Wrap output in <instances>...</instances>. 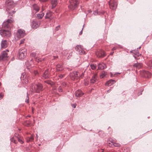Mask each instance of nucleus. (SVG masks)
Returning <instances> with one entry per match:
<instances>
[{"label":"nucleus","mask_w":152,"mask_h":152,"mask_svg":"<svg viewBox=\"0 0 152 152\" xmlns=\"http://www.w3.org/2000/svg\"><path fill=\"white\" fill-rule=\"evenodd\" d=\"M43 86L40 83H33L31 86V90L32 91L35 92L36 93H39L42 91Z\"/></svg>","instance_id":"f257e3e1"},{"label":"nucleus","mask_w":152,"mask_h":152,"mask_svg":"<svg viewBox=\"0 0 152 152\" xmlns=\"http://www.w3.org/2000/svg\"><path fill=\"white\" fill-rule=\"evenodd\" d=\"M69 2L68 8L71 10H73L77 7L79 4V0H70Z\"/></svg>","instance_id":"f03ea898"},{"label":"nucleus","mask_w":152,"mask_h":152,"mask_svg":"<svg viewBox=\"0 0 152 152\" xmlns=\"http://www.w3.org/2000/svg\"><path fill=\"white\" fill-rule=\"evenodd\" d=\"M26 55V49H20L19 50L18 54V57L19 58L23 59Z\"/></svg>","instance_id":"7ed1b4c3"},{"label":"nucleus","mask_w":152,"mask_h":152,"mask_svg":"<svg viewBox=\"0 0 152 152\" xmlns=\"http://www.w3.org/2000/svg\"><path fill=\"white\" fill-rule=\"evenodd\" d=\"M80 74L77 72H74L69 75L70 77L72 80H77Z\"/></svg>","instance_id":"20e7f679"},{"label":"nucleus","mask_w":152,"mask_h":152,"mask_svg":"<svg viewBox=\"0 0 152 152\" xmlns=\"http://www.w3.org/2000/svg\"><path fill=\"white\" fill-rule=\"evenodd\" d=\"M0 34L2 37H9L10 35V31L4 29L0 30Z\"/></svg>","instance_id":"39448f33"},{"label":"nucleus","mask_w":152,"mask_h":152,"mask_svg":"<svg viewBox=\"0 0 152 152\" xmlns=\"http://www.w3.org/2000/svg\"><path fill=\"white\" fill-rule=\"evenodd\" d=\"M25 35L26 33L25 31L22 29L18 30L16 34V36L18 38L23 37Z\"/></svg>","instance_id":"423d86ee"},{"label":"nucleus","mask_w":152,"mask_h":152,"mask_svg":"<svg viewBox=\"0 0 152 152\" xmlns=\"http://www.w3.org/2000/svg\"><path fill=\"white\" fill-rule=\"evenodd\" d=\"M109 4L110 8L112 10L116 9L117 7V4L116 1L114 0H110L109 2Z\"/></svg>","instance_id":"0eeeda50"},{"label":"nucleus","mask_w":152,"mask_h":152,"mask_svg":"<svg viewBox=\"0 0 152 152\" xmlns=\"http://www.w3.org/2000/svg\"><path fill=\"white\" fill-rule=\"evenodd\" d=\"M13 1L12 0H6L5 2V4L7 6V9L10 10V9L13 7Z\"/></svg>","instance_id":"6e6552de"},{"label":"nucleus","mask_w":152,"mask_h":152,"mask_svg":"<svg viewBox=\"0 0 152 152\" xmlns=\"http://www.w3.org/2000/svg\"><path fill=\"white\" fill-rule=\"evenodd\" d=\"M75 50L78 52L80 54L82 55L85 53V52L83 50L82 46L80 45H77L75 48Z\"/></svg>","instance_id":"1a4fd4ad"},{"label":"nucleus","mask_w":152,"mask_h":152,"mask_svg":"<svg viewBox=\"0 0 152 152\" xmlns=\"http://www.w3.org/2000/svg\"><path fill=\"white\" fill-rule=\"evenodd\" d=\"M13 20L11 18V19H8L7 20L4 22L2 24V26L4 28H10L9 24L12 22Z\"/></svg>","instance_id":"9d476101"},{"label":"nucleus","mask_w":152,"mask_h":152,"mask_svg":"<svg viewBox=\"0 0 152 152\" xmlns=\"http://www.w3.org/2000/svg\"><path fill=\"white\" fill-rule=\"evenodd\" d=\"M96 54L98 58L103 57L105 56L104 51L101 50L97 51L96 53Z\"/></svg>","instance_id":"9b49d317"},{"label":"nucleus","mask_w":152,"mask_h":152,"mask_svg":"<svg viewBox=\"0 0 152 152\" xmlns=\"http://www.w3.org/2000/svg\"><path fill=\"white\" fill-rule=\"evenodd\" d=\"M42 77L45 79H48L50 77V72L48 69H46L43 73Z\"/></svg>","instance_id":"f8f14e48"},{"label":"nucleus","mask_w":152,"mask_h":152,"mask_svg":"<svg viewBox=\"0 0 152 152\" xmlns=\"http://www.w3.org/2000/svg\"><path fill=\"white\" fill-rule=\"evenodd\" d=\"M40 25V23L36 21H33L32 22V28L34 29H36Z\"/></svg>","instance_id":"ddd939ff"},{"label":"nucleus","mask_w":152,"mask_h":152,"mask_svg":"<svg viewBox=\"0 0 152 152\" xmlns=\"http://www.w3.org/2000/svg\"><path fill=\"white\" fill-rule=\"evenodd\" d=\"M9 51L7 50L6 51H3L1 54V55L0 56V61L2 60L3 58L7 57V52H8Z\"/></svg>","instance_id":"4468645a"},{"label":"nucleus","mask_w":152,"mask_h":152,"mask_svg":"<svg viewBox=\"0 0 152 152\" xmlns=\"http://www.w3.org/2000/svg\"><path fill=\"white\" fill-rule=\"evenodd\" d=\"M75 93V96L77 97H80L84 94L82 91L80 90L76 91Z\"/></svg>","instance_id":"2eb2a0df"},{"label":"nucleus","mask_w":152,"mask_h":152,"mask_svg":"<svg viewBox=\"0 0 152 152\" xmlns=\"http://www.w3.org/2000/svg\"><path fill=\"white\" fill-rule=\"evenodd\" d=\"M98 69L103 70L106 68V65L103 63L99 64H98Z\"/></svg>","instance_id":"dca6fc26"},{"label":"nucleus","mask_w":152,"mask_h":152,"mask_svg":"<svg viewBox=\"0 0 152 152\" xmlns=\"http://www.w3.org/2000/svg\"><path fill=\"white\" fill-rule=\"evenodd\" d=\"M96 76V74H95L93 75L91 79L90 82L91 83L93 84L97 80Z\"/></svg>","instance_id":"f3484780"},{"label":"nucleus","mask_w":152,"mask_h":152,"mask_svg":"<svg viewBox=\"0 0 152 152\" xmlns=\"http://www.w3.org/2000/svg\"><path fill=\"white\" fill-rule=\"evenodd\" d=\"M1 48H5L7 47V42L6 40H5L2 41L1 42Z\"/></svg>","instance_id":"a211bd4d"},{"label":"nucleus","mask_w":152,"mask_h":152,"mask_svg":"<svg viewBox=\"0 0 152 152\" xmlns=\"http://www.w3.org/2000/svg\"><path fill=\"white\" fill-rule=\"evenodd\" d=\"M115 82V81L114 80H110L108 81L105 83V85L106 86H110L114 84Z\"/></svg>","instance_id":"6ab92c4d"},{"label":"nucleus","mask_w":152,"mask_h":152,"mask_svg":"<svg viewBox=\"0 0 152 152\" xmlns=\"http://www.w3.org/2000/svg\"><path fill=\"white\" fill-rule=\"evenodd\" d=\"M114 141V140H113L112 139L110 138L107 141L108 144L110 147H113Z\"/></svg>","instance_id":"aec40b11"},{"label":"nucleus","mask_w":152,"mask_h":152,"mask_svg":"<svg viewBox=\"0 0 152 152\" xmlns=\"http://www.w3.org/2000/svg\"><path fill=\"white\" fill-rule=\"evenodd\" d=\"M143 74L144 76L145 77L149 78L151 76V73L148 71H144Z\"/></svg>","instance_id":"412c9836"},{"label":"nucleus","mask_w":152,"mask_h":152,"mask_svg":"<svg viewBox=\"0 0 152 152\" xmlns=\"http://www.w3.org/2000/svg\"><path fill=\"white\" fill-rule=\"evenodd\" d=\"M63 69L62 64H58L56 65V70L57 71H62Z\"/></svg>","instance_id":"4be33fe9"},{"label":"nucleus","mask_w":152,"mask_h":152,"mask_svg":"<svg viewBox=\"0 0 152 152\" xmlns=\"http://www.w3.org/2000/svg\"><path fill=\"white\" fill-rule=\"evenodd\" d=\"M133 66L134 67H136L137 69H140L142 67V64L140 63H137L134 64L133 65Z\"/></svg>","instance_id":"5701e85b"},{"label":"nucleus","mask_w":152,"mask_h":152,"mask_svg":"<svg viewBox=\"0 0 152 152\" xmlns=\"http://www.w3.org/2000/svg\"><path fill=\"white\" fill-rule=\"evenodd\" d=\"M58 3L57 0H51V4L52 6V8H54L56 6Z\"/></svg>","instance_id":"b1692460"},{"label":"nucleus","mask_w":152,"mask_h":152,"mask_svg":"<svg viewBox=\"0 0 152 152\" xmlns=\"http://www.w3.org/2000/svg\"><path fill=\"white\" fill-rule=\"evenodd\" d=\"M34 135L32 134L31 135L30 137H28L26 139V142H32L34 140Z\"/></svg>","instance_id":"393cba45"},{"label":"nucleus","mask_w":152,"mask_h":152,"mask_svg":"<svg viewBox=\"0 0 152 152\" xmlns=\"http://www.w3.org/2000/svg\"><path fill=\"white\" fill-rule=\"evenodd\" d=\"M33 9L35 10L36 12H38L39 9V7L36 4H34L32 6Z\"/></svg>","instance_id":"a878e982"},{"label":"nucleus","mask_w":152,"mask_h":152,"mask_svg":"<svg viewBox=\"0 0 152 152\" xmlns=\"http://www.w3.org/2000/svg\"><path fill=\"white\" fill-rule=\"evenodd\" d=\"M17 136H16L15 135V137H13L10 139L11 141L15 143H17L18 140L17 139Z\"/></svg>","instance_id":"bb28decb"},{"label":"nucleus","mask_w":152,"mask_h":152,"mask_svg":"<svg viewBox=\"0 0 152 152\" xmlns=\"http://www.w3.org/2000/svg\"><path fill=\"white\" fill-rule=\"evenodd\" d=\"M107 75V73L104 71H103L102 72L101 74L100 75V77L101 78H102L105 77L106 75Z\"/></svg>","instance_id":"cd10ccee"},{"label":"nucleus","mask_w":152,"mask_h":152,"mask_svg":"<svg viewBox=\"0 0 152 152\" xmlns=\"http://www.w3.org/2000/svg\"><path fill=\"white\" fill-rule=\"evenodd\" d=\"M44 14L43 12H42L41 14H37V17L41 19L44 16Z\"/></svg>","instance_id":"c85d7f7f"},{"label":"nucleus","mask_w":152,"mask_h":152,"mask_svg":"<svg viewBox=\"0 0 152 152\" xmlns=\"http://www.w3.org/2000/svg\"><path fill=\"white\" fill-rule=\"evenodd\" d=\"M52 15V13L50 12H49L48 13H47L45 16L46 18H50Z\"/></svg>","instance_id":"c756f323"},{"label":"nucleus","mask_w":152,"mask_h":152,"mask_svg":"<svg viewBox=\"0 0 152 152\" xmlns=\"http://www.w3.org/2000/svg\"><path fill=\"white\" fill-rule=\"evenodd\" d=\"M17 139L18 140V141L20 142L21 144H23V140L21 139V138L20 137V136L18 135V136L17 137Z\"/></svg>","instance_id":"7c9ffc66"},{"label":"nucleus","mask_w":152,"mask_h":152,"mask_svg":"<svg viewBox=\"0 0 152 152\" xmlns=\"http://www.w3.org/2000/svg\"><path fill=\"white\" fill-rule=\"evenodd\" d=\"M120 146V144L119 143H116L115 141H114L113 143V145L112 147H119Z\"/></svg>","instance_id":"2f4dec72"},{"label":"nucleus","mask_w":152,"mask_h":152,"mask_svg":"<svg viewBox=\"0 0 152 152\" xmlns=\"http://www.w3.org/2000/svg\"><path fill=\"white\" fill-rule=\"evenodd\" d=\"M90 67L92 69L94 70L96 68V64H91Z\"/></svg>","instance_id":"473e14b6"},{"label":"nucleus","mask_w":152,"mask_h":152,"mask_svg":"<svg viewBox=\"0 0 152 152\" xmlns=\"http://www.w3.org/2000/svg\"><path fill=\"white\" fill-rule=\"evenodd\" d=\"M66 84L64 82H62L61 84V86L62 87H64L66 86Z\"/></svg>","instance_id":"72a5a7b5"},{"label":"nucleus","mask_w":152,"mask_h":152,"mask_svg":"<svg viewBox=\"0 0 152 152\" xmlns=\"http://www.w3.org/2000/svg\"><path fill=\"white\" fill-rule=\"evenodd\" d=\"M28 100H29V98H28V93H27V96H26V98L25 100V102H26L27 103H28Z\"/></svg>","instance_id":"f704fd0d"},{"label":"nucleus","mask_w":152,"mask_h":152,"mask_svg":"<svg viewBox=\"0 0 152 152\" xmlns=\"http://www.w3.org/2000/svg\"><path fill=\"white\" fill-rule=\"evenodd\" d=\"M58 90L59 92H61L62 91V89L61 86H60L58 88Z\"/></svg>","instance_id":"c9c22d12"},{"label":"nucleus","mask_w":152,"mask_h":152,"mask_svg":"<svg viewBox=\"0 0 152 152\" xmlns=\"http://www.w3.org/2000/svg\"><path fill=\"white\" fill-rule=\"evenodd\" d=\"M25 40V39H21L20 41V45H21V44H23Z\"/></svg>","instance_id":"e433bc0d"},{"label":"nucleus","mask_w":152,"mask_h":152,"mask_svg":"<svg viewBox=\"0 0 152 152\" xmlns=\"http://www.w3.org/2000/svg\"><path fill=\"white\" fill-rule=\"evenodd\" d=\"M65 75V74H61L59 75V77L60 78H63Z\"/></svg>","instance_id":"4c0bfd02"},{"label":"nucleus","mask_w":152,"mask_h":152,"mask_svg":"<svg viewBox=\"0 0 152 152\" xmlns=\"http://www.w3.org/2000/svg\"><path fill=\"white\" fill-rule=\"evenodd\" d=\"M134 51H131V52H133V53L135 54V55H137L138 56H139L140 54L139 52H136L135 53H134L133 52H134Z\"/></svg>","instance_id":"58836bf2"},{"label":"nucleus","mask_w":152,"mask_h":152,"mask_svg":"<svg viewBox=\"0 0 152 152\" xmlns=\"http://www.w3.org/2000/svg\"><path fill=\"white\" fill-rule=\"evenodd\" d=\"M34 75L35 76H36L37 75H38L39 73H38V72L37 71H34Z\"/></svg>","instance_id":"ea45409f"},{"label":"nucleus","mask_w":152,"mask_h":152,"mask_svg":"<svg viewBox=\"0 0 152 152\" xmlns=\"http://www.w3.org/2000/svg\"><path fill=\"white\" fill-rule=\"evenodd\" d=\"M95 15H96L99 14L98 11V10H96L93 13Z\"/></svg>","instance_id":"a19ab883"},{"label":"nucleus","mask_w":152,"mask_h":152,"mask_svg":"<svg viewBox=\"0 0 152 152\" xmlns=\"http://www.w3.org/2000/svg\"><path fill=\"white\" fill-rule=\"evenodd\" d=\"M45 82L48 84L51 85V82L49 80H46Z\"/></svg>","instance_id":"79ce46f5"},{"label":"nucleus","mask_w":152,"mask_h":152,"mask_svg":"<svg viewBox=\"0 0 152 152\" xmlns=\"http://www.w3.org/2000/svg\"><path fill=\"white\" fill-rule=\"evenodd\" d=\"M31 55L32 57H34L36 55V53H31Z\"/></svg>","instance_id":"37998d69"},{"label":"nucleus","mask_w":152,"mask_h":152,"mask_svg":"<svg viewBox=\"0 0 152 152\" xmlns=\"http://www.w3.org/2000/svg\"><path fill=\"white\" fill-rule=\"evenodd\" d=\"M15 11H12V12H8V13L9 14L11 15H12V14L15 13Z\"/></svg>","instance_id":"c03bdc74"},{"label":"nucleus","mask_w":152,"mask_h":152,"mask_svg":"<svg viewBox=\"0 0 152 152\" xmlns=\"http://www.w3.org/2000/svg\"><path fill=\"white\" fill-rule=\"evenodd\" d=\"M60 27V26H57L55 28V30L56 31H58Z\"/></svg>","instance_id":"a18cd8bd"},{"label":"nucleus","mask_w":152,"mask_h":152,"mask_svg":"<svg viewBox=\"0 0 152 152\" xmlns=\"http://www.w3.org/2000/svg\"><path fill=\"white\" fill-rule=\"evenodd\" d=\"M72 52H71L70 53H69V56L68 57V59H69V58H70V57L72 56Z\"/></svg>","instance_id":"49530a36"},{"label":"nucleus","mask_w":152,"mask_h":152,"mask_svg":"<svg viewBox=\"0 0 152 152\" xmlns=\"http://www.w3.org/2000/svg\"><path fill=\"white\" fill-rule=\"evenodd\" d=\"M84 73H82V74H81V75H80V76H79L78 77V78H80V77H83V76H84Z\"/></svg>","instance_id":"de8ad7c7"},{"label":"nucleus","mask_w":152,"mask_h":152,"mask_svg":"<svg viewBox=\"0 0 152 152\" xmlns=\"http://www.w3.org/2000/svg\"><path fill=\"white\" fill-rule=\"evenodd\" d=\"M48 0H39V1L41 2H44Z\"/></svg>","instance_id":"09e8293b"},{"label":"nucleus","mask_w":152,"mask_h":152,"mask_svg":"<svg viewBox=\"0 0 152 152\" xmlns=\"http://www.w3.org/2000/svg\"><path fill=\"white\" fill-rule=\"evenodd\" d=\"M72 106L74 108L76 107V105L74 104H72Z\"/></svg>","instance_id":"8fccbe9b"},{"label":"nucleus","mask_w":152,"mask_h":152,"mask_svg":"<svg viewBox=\"0 0 152 152\" xmlns=\"http://www.w3.org/2000/svg\"><path fill=\"white\" fill-rule=\"evenodd\" d=\"M83 28H82V30H81V31H80V32L79 33V34L80 35H81L82 34V31H83Z\"/></svg>","instance_id":"3c124183"},{"label":"nucleus","mask_w":152,"mask_h":152,"mask_svg":"<svg viewBox=\"0 0 152 152\" xmlns=\"http://www.w3.org/2000/svg\"><path fill=\"white\" fill-rule=\"evenodd\" d=\"M2 97H3V95H0V99H1L2 98Z\"/></svg>","instance_id":"603ef678"},{"label":"nucleus","mask_w":152,"mask_h":152,"mask_svg":"<svg viewBox=\"0 0 152 152\" xmlns=\"http://www.w3.org/2000/svg\"><path fill=\"white\" fill-rule=\"evenodd\" d=\"M88 13H90L91 12V10H88Z\"/></svg>","instance_id":"864d4df0"},{"label":"nucleus","mask_w":152,"mask_h":152,"mask_svg":"<svg viewBox=\"0 0 152 152\" xmlns=\"http://www.w3.org/2000/svg\"><path fill=\"white\" fill-rule=\"evenodd\" d=\"M118 48H122V47L121 45H120L119 46Z\"/></svg>","instance_id":"5fc2aeb1"},{"label":"nucleus","mask_w":152,"mask_h":152,"mask_svg":"<svg viewBox=\"0 0 152 152\" xmlns=\"http://www.w3.org/2000/svg\"><path fill=\"white\" fill-rule=\"evenodd\" d=\"M116 49V48H113V49H112V50H115Z\"/></svg>","instance_id":"6e6d98bb"},{"label":"nucleus","mask_w":152,"mask_h":152,"mask_svg":"<svg viewBox=\"0 0 152 152\" xmlns=\"http://www.w3.org/2000/svg\"><path fill=\"white\" fill-rule=\"evenodd\" d=\"M28 83V80H27L25 82V83L26 84Z\"/></svg>","instance_id":"4d7b16f0"},{"label":"nucleus","mask_w":152,"mask_h":152,"mask_svg":"<svg viewBox=\"0 0 152 152\" xmlns=\"http://www.w3.org/2000/svg\"><path fill=\"white\" fill-rule=\"evenodd\" d=\"M113 53H114L113 52L112 53H111L110 55H113Z\"/></svg>","instance_id":"13d9d810"},{"label":"nucleus","mask_w":152,"mask_h":152,"mask_svg":"<svg viewBox=\"0 0 152 152\" xmlns=\"http://www.w3.org/2000/svg\"><path fill=\"white\" fill-rule=\"evenodd\" d=\"M40 61V60H38V62H39V61Z\"/></svg>","instance_id":"bf43d9fd"},{"label":"nucleus","mask_w":152,"mask_h":152,"mask_svg":"<svg viewBox=\"0 0 152 152\" xmlns=\"http://www.w3.org/2000/svg\"><path fill=\"white\" fill-rule=\"evenodd\" d=\"M84 25H83V28H84Z\"/></svg>","instance_id":"052dcab7"},{"label":"nucleus","mask_w":152,"mask_h":152,"mask_svg":"<svg viewBox=\"0 0 152 152\" xmlns=\"http://www.w3.org/2000/svg\"><path fill=\"white\" fill-rule=\"evenodd\" d=\"M117 74H120V73H117Z\"/></svg>","instance_id":"680f3d73"},{"label":"nucleus","mask_w":152,"mask_h":152,"mask_svg":"<svg viewBox=\"0 0 152 152\" xmlns=\"http://www.w3.org/2000/svg\"><path fill=\"white\" fill-rule=\"evenodd\" d=\"M109 91H110V90H108V91H107V92H109Z\"/></svg>","instance_id":"e2e57ef3"},{"label":"nucleus","mask_w":152,"mask_h":152,"mask_svg":"<svg viewBox=\"0 0 152 152\" xmlns=\"http://www.w3.org/2000/svg\"><path fill=\"white\" fill-rule=\"evenodd\" d=\"M1 85V83L0 82V86Z\"/></svg>","instance_id":"0e129e2a"},{"label":"nucleus","mask_w":152,"mask_h":152,"mask_svg":"<svg viewBox=\"0 0 152 152\" xmlns=\"http://www.w3.org/2000/svg\"><path fill=\"white\" fill-rule=\"evenodd\" d=\"M141 48V46H140L139 48V49H140V48Z\"/></svg>","instance_id":"69168bd1"},{"label":"nucleus","mask_w":152,"mask_h":152,"mask_svg":"<svg viewBox=\"0 0 152 152\" xmlns=\"http://www.w3.org/2000/svg\"><path fill=\"white\" fill-rule=\"evenodd\" d=\"M64 55H66V54L65 53Z\"/></svg>","instance_id":"338daca9"},{"label":"nucleus","mask_w":152,"mask_h":152,"mask_svg":"<svg viewBox=\"0 0 152 152\" xmlns=\"http://www.w3.org/2000/svg\"><path fill=\"white\" fill-rule=\"evenodd\" d=\"M151 64H152V62H151Z\"/></svg>","instance_id":"774afa93"}]
</instances>
